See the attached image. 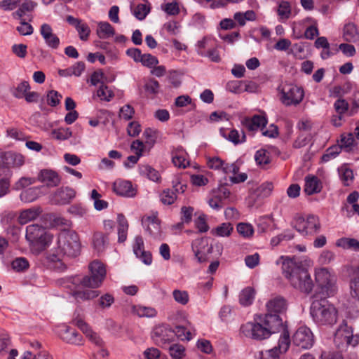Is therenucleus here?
I'll list each match as a JSON object with an SVG mask.
<instances>
[{
  "label": "nucleus",
  "instance_id": "obj_51",
  "mask_svg": "<svg viewBox=\"0 0 359 359\" xmlns=\"http://www.w3.org/2000/svg\"><path fill=\"white\" fill-rule=\"evenodd\" d=\"M29 266L27 259L24 257H18L11 263L12 269L17 272L25 271L28 269Z\"/></svg>",
  "mask_w": 359,
  "mask_h": 359
},
{
  "label": "nucleus",
  "instance_id": "obj_57",
  "mask_svg": "<svg viewBox=\"0 0 359 359\" xmlns=\"http://www.w3.org/2000/svg\"><path fill=\"white\" fill-rule=\"evenodd\" d=\"M257 164L265 165L270 162L269 154L265 149L258 150L255 156Z\"/></svg>",
  "mask_w": 359,
  "mask_h": 359
},
{
  "label": "nucleus",
  "instance_id": "obj_56",
  "mask_svg": "<svg viewBox=\"0 0 359 359\" xmlns=\"http://www.w3.org/2000/svg\"><path fill=\"white\" fill-rule=\"evenodd\" d=\"M290 343V334L288 332L284 331L278 340V349L280 353H285L287 351Z\"/></svg>",
  "mask_w": 359,
  "mask_h": 359
},
{
  "label": "nucleus",
  "instance_id": "obj_52",
  "mask_svg": "<svg viewBox=\"0 0 359 359\" xmlns=\"http://www.w3.org/2000/svg\"><path fill=\"white\" fill-rule=\"evenodd\" d=\"M97 95L102 100L109 102L114 97V93L104 83H102L97 90Z\"/></svg>",
  "mask_w": 359,
  "mask_h": 359
},
{
  "label": "nucleus",
  "instance_id": "obj_39",
  "mask_svg": "<svg viewBox=\"0 0 359 359\" xmlns=\"http://www.w3.org/2000/svg\"><path fill=\"white\" fill-rule=\"evenodd\" d=\"M73 297L77 301H86L95 298L98 296V292L95 290H76L72 292Z\"/></svg>",
  "mask_w": 359,
  "mask_h": 359
},
{
  "label": "nucleus",
  "instance_id": "obj_7",
  "mask_svg": "<svg viewBox=\"0 0 359 359\" xmlns=\"http://www.w3.org/2000/svg\"><path fill=\"white\" fill-rule=\"evenodd\" d=\"M293 226L303 236H314L318 233L321 229L320 219L314 215H309L306 217H295Z\"/></svg>",
  "mask_w": 359,
  "mask_h": 359
},
{
  "label": "nucleus",
  "instance_id": "obj_36",
  "mask_svg": "<svg viewBox=\"0 0 359 359\" xmlns=\"http://www.w3.org/2000/svg\"><path fill=\"white\" fill-rule=\"evenodd\" d=\"M215 46V41L214 39L204 37L197 42L196 46L197 53L201 56H205L207 50Z\"/></svg>",
  "mask_w": 359,
  "mask_h": 359
},
{
  "label": "nucleus",
  "instance_id": "obj_29",
  "mask_svg": "<svg viewBox=\"0 0 359 359\" xmlns=\"http://www.w3.org/2000/svg\"><path fill=\"white\" fill-rule=\"evenodd\" d=\"M187 153L182 149H177L172 151V161L175 166L180 168H185L189 165L187 159Z\"/></svg>",
  "mask_w": 359,
  "mask_h": 359
},
{
  "label": "nucleus",
  "instance_id": "obj_19",
  "mask_svg": "<svg viewBox=\"0 0 359 359\" xmlns=\"http://www.w3.org/2000/svg\"><path fill=\"white\" fill-rule=\"evenodd\" d=\"M60 338L65 342L71 344L80 345L82 341V337L76 331L69 326L62 325L59 330Z\"/></svg>",
  "mask_w": 359,
  "mask_h": 359
},
{
  "label": "nucleus",
  "instance_id": "obj_43",
  "mask_svg": "<svg viewBox=\"0 0 359 359\" xmlns=\"http://www.w3.org/2000/svg\"><path fill=\"white\" fill-rule=\"evenodd\" d=\"M140 172L141 175L147 176L150 180L154 182H158L161 178L159 172L148 165L140 166Z\"/></svg>",
  "mask_w": 359,
  "mask_h": 359
},
{
  "label": "nucleus",
  "instance_id": "obj_48",
  "mask_svg": "<svg viewBox=\"0 0 359 359\" xmlns=\"http://www.w3.org/2000/svg\"><path fill=\"white\" fill-rule=\"evenodd\" d=\"M53 138L58 140H66L72 137V133L69 128H60L51 132Z\"/></svg>",
  "mask_w": 359,
  "mask_h": 359
},
{
  "label": "nucleus",
  "instance_id": "obj_21",
  "mask_svg": "<svg viewBox=\"0 0 359 359\" xmlns=\"http://www.w3.org/2000/svg\"><path fill=\"white\" fill-rule=\"evenodd\" d=\"M38 180L48 187H57L61 182L59 175L51 170H42L39 173Z\"/></svg>",
  "mask_w": 359,
  "mask_h": 359
},
{
  "label": "nucleus",
  "instance_id": "obj_18",
  "mask_svg": "<svg viewBox=\"0 0 359 359\" xmlns=\"http://www.w3.org/2000/svg\"><path fill=\"white\" fill-rule=\"evenodd\" d=\"M282 324L283 320L278 315L267 313L265 315L262 325L264 329L266 330L268 337H269L272 333L279 331Z\"/></svg>",
  "mask_w": 359,
  "mask_h": 359
},
{
  "label": "nucleus",
  "instance_id": "obj_6",
  "mask_svg": "<svg viewBox=\"0 0 359 359\" xmlns=\"http://www.w3.org/2000/svg\"><path fill=\"white\" fill-rule=\"evenodd\" d=\"M26 239L36 248L38 252L43 251L53 241V236L46 233L39 224H31L26 228Z\"/></svg>",
  "mask_w": 359,
  "mask_h": 359
},
{
  "label": "nucleus",
  "instance_id": "obj_37",
  "mask_svg": "<svg viewBox=\"0 0 359 359\" xmlns=\"http://www.w3.org/2000/svg\"><path fill=\"white\" fill-rule=\"evenodd\" d=\"M336 245L346 250L359 251V241L355 238H341L336 241Z\"/></svg>",
  "mask_w": 359,
  "mask_h": 359
},
{
  "label": "nucleus",
  "instance_id": "obj_49",
  "mask_svg": "<svg viewBox=\"0 0 359 359\" xmlns=\"http://www.w3.org/2000/svg\"><path fill=\"white\" fill-rule=\"evenodd\" d=\"M237 231L244 238H251L254 233V228L248 223H239L237 225Z\"/></svg>",
  "mask_w": 359,
  "mask_h": 359
},
{
  "label": "nucleus",
  "instance_id": "obj_2",
  "mask_svg": "<svg viewBox=\"0 0 359 359\" xmlns=\"http://www.w3.org/2000/svg\"><path fill=\"white\" fill-rule=\"evenodd\" d=\"M81 249L79 238L74 231H62L57 239L55 250L50 254L48 259L51 262L60 261L64 256L76 257Z\"/></svg>",
  "mask_w": 359,
  "mask_h": 359
},
{
  "label": "nucleus",
  "instance_id": "obj_40",
  "mask_svg": "<svg viewBox=\"0 0 359 359\" xmlns=\"http://www.w3.org/2000/svg\"><path fill=\"white\" fill-rule=\"evenodd\" d=\"M37 4L32 1H25L21 4L19 8L13 13V17H18L21 18L22 16L25 15L27 13L32 12L36 7Z\"/></svg>",
  "mask_w": 359,
  "mask_h": 359
},
{
  "label": "nucleus",
  "instance_id": "obj_24",
  "mask_svg": "<svg viewBox=\"0 0 359 359\" xmlns=\"http://www.w3.org/2000/svg\"><path fill=\"white\" fill-rule=\"evenodd\" d=\"M322 189V182L317 177L313 175L306 177L304 191L306 194H318L321 191Z\"/></svg>",
  "mask_w": 359,
  "mask_h": 359
},
{
  "label": "nucleus",
  "instance_id": "obj_55",
  "mask_svg": "<svg viewBox=\"0 0 359 359\" xmlns=\"http://www.w3.org/2000/svg\"><path fill=\"white\" fill-rule=\"evenodd\" d=\"M341 151V147L334 145L329 147L322 156V161L327 162L330 159L335 158Z\"/></svg>",
  "mask_w": 359,
  "mask_h": 359
},
{
  "label": "nucleus",
  "instance_id": "obj_12",
  "mask_svg": "<svg viewBox=\"0 0 359 359\" xmlns=\"http://www.w3.org/2000/svg\"><path fill=\"white\" fill-rule=\"evenodd\" d=\"M191 247L198 262L200 263L206 262L208 255L212 250V247L209 246L208 240L203 238L194 241Z\"/></svg>",
  "mask_w": 359,
  "mask_h": 359
},
{
  "label": "nucleus",
  "instance_id": "obj_5",
  "mask_svg": "<svg viewBox=\"0 0 359 359\" xmlns=\"http://www.w3.org/2000/svg\"><path fill=\"white\" fill-rule=\"evenodd\" d=\"M315 280L320 292L326 297L334 296L338 290L337 277L331 273L327 269H316Z\"/></svg>",
  "mask_w": 359,
  "mask_h": 359
},
{
  "label": "nucleus",
  "instance_id": "obj_3",
  "mask_svg": "<svg viewBox=\"0 0 359 359\" xmlns=\"http://www.w3.org/2000/svg\"><path fill=\"white\" fill-rule=\"evenodd\" d=\"M310 313L318 325H333L337 321V310L326 298L313 301Z\"/></svg>",
  "mask_w": 359,
  "mask_h": 359
},
{
  "label": "nucleus",
  "instance_id": "obj_14",
  "mask_svg": "<svg viewBox=\"0 0 359 359\" xmlns=\"http://www.w3.org/2000/svg\"><path fill=\"white\" fill-rule=\"evenodd\" d=\"M76 196L74 189L65 187L57 189L51 196V201L54 204L65 205L71 202Z\"/></svg>",
  "mask_w": 359,
  "mask_h": 359
},
{
  "label": "nucleus",
  "instance_id": "obj_45",
  "mask_svg": "<svg viewBox=\"0 0 359 359\" xmlns=\"http://www.w3.org/2000/svg\"><path fill=\"white\" fill-rule=\"evenodd\" d=\"M133 311L139 317L152 318L156 315V311L152 307L135 306Z\"/></svg>",
  "mask_w": 359,
  "mask_h": 359
},
{
  "label": "nucleus",
  "instance_id": "obj_63",
  "mask_svg": "<svg viewBox=\"0 0 359 359\" xmlns=\"http://www.w3.org/2000/svg\"><path fill=\"white\" fill-rule=\"evenodd\" d=\"M351 296L359 300V278H353L349 283Z\"/></svg>",
  "mask_w": 359,
  "mask_h": 359
},
{
  "label": "nucleus",
  "instance_id": "obj_38",
  "mask_svg": "<svg viewBox=\"0 0 359 359\" xmlns=\"http://www.w3.org/2000/svg\"><path fill=\"white\" fill-rule=\"evenodd\" d=\"M39 213L38 210L34 208L25 210L20 212L18 222L21 224H25L35 219L39 215Z\"/></svg>",
  "mask_w": 359,
  "mask_h": 359
},
{
  "label": "nucleus",
  "instance_id": "obj_64",
  "mask_svg": "<svg viewBox=\"0 0 359 359\" xmlns=\"http://www.w3.org/2000/svg\"><path fill=\"white\" fill-rule=\"evenodd\" d=\"M79 38L82 41H87L90 34V29L88 25L81 22L76 28Z\"/></svg>",
  "mask_w": 359,
  "mask_h": 359
},
{
  "label": "nucleus",
  "instance_id": "obj_61",
  "mask_svg": "<svg viewBox=\"0 0 359 359\" xmlns=\"http://www.w3.org/2000/svg\"><path fill=\"white\" fill-rule=\"evenodd\" d=\"M291 8L287 1H282L280 3L278 8V14L281 18L287 19L290 17Z\"/></svg>",
  "mask_w": 359,
  "mask_h": 359
},
{
  "label": "nucleus",
  "instance_id": "obj_25",
  "mask_svg": "<svg viewBox=\"0 0 359 359\" xmlns=\"http://www.w3.org/2000/svg\"><path fill=\"white\" fill-rule=\"evenodd\" d=\"M73 323L86 334L88 338H89L90 341L96 345H102V341L100 337L95 332H93L89 326L82 319H74Z\"/></svg>",
  "mask_w": 359,
  "mask_h": 359
},
{
  "label": "nucleus",
  "instance_id": "obj_62",
  "mask_svg": "<svg viewBox=\"0 0 359 359\" xmlns=\"http://www.w3.org/2000/svg\"><path fill=\"white\" fill-rule=\"evenodd\" d=\"M355 139L352 133L344 134L341 137V148L344 147L351 149L354 146Z\"/></svg>",
  "mask_w": 359,
  "mask_h": 359
},
{
  "label": "nucleus",
  "instance_id": "obj_9",
  "mask_svg": "<svg viewBox=\"0 0 359 359\" xmlns=\"http://www.w3.org/2000/svg\"><path fill=\"white\" fill-rule=\"evenodd\" d=\"M278 90L280 102L287 107L298 105L304 96V90L292 83L283 84L278 88Z\"/></svg>",
  "mask_w": 359,
  "mask_h": 359
},
{
  "label": "nucleus",
  "instance_id": "obj_10",
  "mask_svg": "<svg viewBox=\"0 0 359 359\" xmlns=\"http://www.w3.org/2000/svg\"><path fill=\"white\" fill-rule=\"evenodd\" d=\"M241 333L245 337L254 340H263L268 338V332L263 325L257 322H248L240 328Z\"/></svg>",
  "mask_w": 359,
  "mask_h": 359
},
{
  "label": "nucleus",
  "instance_id": "obj_58",
  "mask_svg": "<svg viewBox=\"0 0 359 359\" xmlns=\"http://www.w3.org/2000/svg\"><path fill=\"white\" fill-rule=\"evenodd\" d=\"M21 359H53V357L46 351H41L37 354H33L31 351H25Z\"/></svg>",
  "mask_w": 359,
  "mask_h": 359
},
{
  "label": "nucleus",
  "instance_id": "obj_60",
  "mask_svg": "<svg viewBox=\"0 0 359 359\" xmlns=\"http://www.w3.org/2000/svg\"><path fill=\"white\" fill-rule=\"evenodd\" d=\"M30 87L27 81L21 82L15 88L13 95L17 98H22L29 91Z\"/></svg>",
  "mask_w": 359,
  "mask_h": 359
},
{
  "label": "nucleus",
  "instance_id": "obj_46",
  "mask_svg": "<svg viewBox=\"0 0 359 359\" xmlns=\"http://www.w3.org/2000/svg\"><path fill=\"white\" fill-rule=\"evenodd\" d=\"M150 12L149 4H139L133 9V15L139 20H144Z\"/></svg>",
  "mask_w": 359,
  "mask_h": 359
},
{
  "label": "nucleus",
  "instance_id": "obj_28",
  "mask_svg": "<svg viewBox=\"0 0 359 359\" xmlns=\"http://www.w3.org/2000/svg\"><path fill=\"white\" fill-rule=\"evenodd\" d=\"M96 33L100 39H107L115 34V30L108 22H99Z\"/></svg>",
  "mask_w": 359,
  "mask_h": 359
},
{
  "label": "nucleus",
  "instance_id": "obj_50",
  "mask_svg": "<svg viewBox=\"0 0 359 359\" xmlns=\"http://www.w3.org/2000/svg\"><path fill=\"white\" fill-rule=\"evenodd\" d=\"M169 353L172 358L181 359L185 355V348L182 345L175 344L169 347Z\"/></svg>",
  "mask_w": 359,
  "mask_h": 359
},
{
  "label": "nucleus",
  "instance_id": "obj_15",
  "mask_svg": "<svg viewBox=\"0 0 359 359\" xmlns=\"http://www.w3.org/2000/svg\"><path fill=\"white\" fill-rule=\"evenodd\" d=\"M142 225L146 229L147 232L154 238H160L161 236V229L160 221L156 215L147 216L142 219Z\"/></svg>",
  "mask_w": 359,
  "mask_h": 359
},
{
  "label": "nucleus",
  "instance_id": "obj_8",
  "mask_svg": "<svg viewBox=\"0 0 359 359\" xmlns=\"http://www.w3.org/2000/svg\"><path fill=\"white\" fill-rule=\"evenodd\" d=\"M334 343L336 347L343 351L348 345L355 346L359 344V333L353 334V330L347 324H342L335 332Z\"/></svg>",
  "mask_w": 359,
  "mask_h": 359
},
{
  "label": "nucleus",
  "instance_id": "obj_23",
  "mask_svg": "<svg viewBox=\"0 0 359 359\" xmlns=\"http://www.w3.org/2000/svg\"><path fill=\"white\" fill-rule=\"evenodd\" d=\"M187 326L189 327V330L185 326L177 325L172 329L174 332V337L176 336L179 339L184 341H189L192 339L193 336L196 334V330L191 325L189 321H187Z\"/></svg>",
  "mask_w": 359,
  "mask_h": 359
},
{
  "label": "nucleus",
  "instance_id": "obj_34",
  "mask_svg": "<svg viewBox=\"0 0 359 359\" xmlns=\"http://www.w3.org/2000/svg\"><path fill=\"white\" fill-rule=\"evenodd\" d=\"M41 194L39 187H32L25 189L20 194V199L25 203H31L36 200Z\"/></svg>",
  "mask_w": 359,
  "mask_h": 359
},
{
  "label": "nucleus",
  "instance_id": "obj_17",
  "mask_svg": "<svg viewBox=\"0 0 359 359\" xmlns=\"http://www.w3.org/2000/svg\"><path fill=\"white\" fill-rule=\"evenodd\" d=\"M40 34L48 47L57 49L60 46V39L53 33V29L48 24L44 23L40 27Z\"/></svg>",
  "mask_w": 359,
  "mask_h": 359
},
{
  "label": "nucleus",
  "instance_id": "obj_1",
  "mask_svg": "<svg viewBox=\"0 0 359 359\" xmlns=\"http://www.w3.org/2000/svg\"><path fill=\"white\" fill-rule=\"evenodd\" d=\"M281 259H283L282 273L290 285L302 292H311L313 283L302 262L295 258L282 257Z\"/></svg>",
  "mask_w": 359,
  "mask_h": 359
},
{
  "label": "nucleus",
  "instance_id": "obj_59",
  "mask_svg": "<svg viewBox=\"0 0 359 359\" xmlns=\"http://www.w3.org/2000/svg\"><path fill=\"white\" fill-rule=\"evenodd\" d=\"M62 95L57 91L52 90L47 93V103L51 107L59 104Z\"/></svg>",
  "mask_w": 359,
  "mask_h": 359
},
{
  "label": "nucleus",
  "instance_id": "obj_44",
  "mask_svg": "<svg viewBox=\"0 0 359 359\" xmlns=\"http://www.w3.org/2000/svg\"><path fill=\"white\" fill-rule=\"evenodd\" d=\"M341 180L344 186H349L353 180V173L352 170L345 165L340 167L338 170Z\"/></svg>",
  "mask_w": 359,
  "mask_h": 359
},
{
  "label": "nucleus",
  "instance_id": "obj_33",
  "mask_svg": "<svg viewBox=\"0 0 359 359\" xmlns=\"http://www.w3.org/2000/svg\"><path fill=\"white\" fill-rule=\"evenodd\" d=\"M257 232L260 234L266 233L271 230L273 226V219L271 216H263L257 219Z\"/></svg>",
  "mask_w": 359,
  "mask_h": 359
},
{
  "label": "nucleus",
  "instance_id": "obj_26",
  "mask_svg": "<svg viewBox=\"0 0 359 359\" xmlns=\"http://www.w3.org/2000/svg\"><path fill=\"white\" fill-rule=\"evenodd\" d=\"M266 308L269 313L278 315L286 310L287 303L284 298L277 297L267 302Z\"/></svg>",
  "mask_w": 359,
  "mask_h": 359
},
{
  "label": "nucleus",
  "instance_id": "obj_32",
  "mask_svg": "<svg viewBox=\"0 0 359 359\" xmlns=\"http://www.w3.org/2000/svg\"><path fill=\"white\" fill-rule=\"evenodd\" d=\"M343 37L344 40L349 42L359 41V32L353 23H348L344 26Z\"/></svg>",
  "mask_w": 359,
  "mask_h": 359
},
{
  "label": "nucleus",
  "instance_id": "obj_53",
  "mask_svg": "<svg viewBox=\"0 0 359 359\" xmlns=\"http://www.w3.org/2000/svg\"><path fill=\"white\" fill-rule=\"evenodd\" d=\"M172 297L176 302L182 305H186L189 301V296L187 291L175 290L172 292Z\"/></svg>",
  "mask_w": 359,
  "mask_h": 359
},
{
  "label": "nucleus",
  "instance_id": "obj_4",
  "mask_svg": "<svg viewBox=\"0 0 359 359\" xmlns=\"http://www.w3.org/2000/svg\"><path fill=\"white\" fill-rule=\"evenodd\" d=\"M88 269L90 276H86L82 278H76L74 283H79L82 286L89 288L99 287L106 277L104 264L95 259L89 264Z\"/></svg>",
  "mask_w": 359,
  "mask_h": 359
},
{
  "label": "nucleus",
  "instance_id": "obj_30",
  "mask_svg": "<svg viewBox=\"0 0 359 359\" xmlns=\"http://www.w3.org/2000/svg\"><path fill=\"white\" fill-rule=\"evenodd\" d=\"M118 222V241L123 243L127 238L128 223L124 215L118 214L117 216Z\"/></svg>",
  "mask_w": 359,
  "mask_h": 359
},
{
  "label": "nucleus",
  "instance_id": "obj_54",
  "mask_svg": "<svg viewBox=\"0 0 359 359\" xmlns=\"http://www.w3.org/2000/svg\"><path fill=\"white\" fill-rule=\"evenodd\" d=\"M224 137H226L227 140L233 142L234 144H241L242 142H244L245 141V135L243 132H242V135L241 137V135L238 133V131L236 129L231 130L228 137H226L225 135H223Z\"/></svg>",
  "mask_w": 359,
  "mask_h": 359
},
{
  "label": "nucleus",
  "instance_id": "obj_42",
  "mask_svg": "<svg viewBox=\"0 0 359 359\" xmlns=\"http://www.w3.org/2000/svg\"><path fill=\"white\" fill-rule=\"evenodd\" d=\"M233 227L229 222L222 223L212 230L214 235L220 237L229 236L233 231Z\"/></svg>",
  "mask_w": 359,
  "mask_h": 359
},
{
  "label": "nucleus",
  "instance_id": "obj_31",
  "mask_svg": "<svg viewBox=\"0 0 359 359\" xmlns=\"http://www.w3.org/2000/svg\"><path fill=\"white\" fill-rule=\"evenodd\" d=\"M108 244V238L102 232H96L93 235V245L97 253L102 252Z\"/></svg>",
  "mask_w": 359,
  "mask_h": 359
},
{
  "label": "nucleus",
  "instance_id": "obj_41",
  "mask_svg": "<svg viewBox=\"0 0 359 359\" xmlns=\"http://www.w3.org/2000/svg\"><path fill=\"white\" fill-rule=\"evenodd\" d=\"M180 22L175 20H170L163 24L161 32H166L170 36H177L180 34Z\"/></svg>",
  "mask_w": 359,
  "mask_h": 359
},
{
  "label": "nucleus",
  "instance_id": "obj_35",
  "mask_svg": "<svg viewBox=\"0 0 359 359\" xmlns=\"http://www.w3.org/2000/svg\"><path fill=\"white\" fill-rule=\"evenodd\" d=\"M255 290L251 287L244 288L240 293L239 302L243 306L250 305L255 299Z\"/></svg>",
  "mask_w": 359,
  "mask_h": 359
},
{
  "label": "nucleus",
  "instance_id": "obj_16",
  "mask_svg": "<svg viewBox=\"0 0 359 359\" xmlns=\"http://www.w3.org/2000/svg\"><path fill=\"white\" fill-rule=\"evenodd\" d=\"M133 249L136 257L144 264L150 265L152 263L151 253L144 250V241L142 236H138L135 237Z\"/></svg>",
  "mask_w": 359,
  "mask_h": 359
},
{
  "label": "nucleus",
  "instance_id": "obj_13",
  "mask_svg": "<svg viewBox=\"0 0 359 359\" xmlns=\"http://www.w3.org/2000/svg\"><path fill=\"white\" fill-rule=\"evenodd\" d=\"M152 337L156 344L163 346L172 340L174 332L168 325H158L154 329Z\"/></svg>",
  "mask_w": 359,
  "mask_h": 359
},
{
  "label": "nucleus",
  "instance_id": "obj_27",
  "mask_svg": "<svg viewBox=\"0 0 359 359\" xmlns=\"http://www.w3.org/2000/svg\"><path fill=\"white\" fill-rule=\"evenodd\" d=\"M242 123L247 129L253 131L259 128L264 127L267 123V121L263 116L255 115L252 118H244Z\"/></svg>",
  "mask_w": 359,
  "mask_h": 359
},
{
  "label": "nucleus",
  "instance_id": "obj_22",
  "mask_svg": "<svg viewBox=\"0 0 359 359\" xmlns=\"http://www.w3.org/2000/svg\"><path fill=\"white\" fill-rule=\"evenodd\" d=\"M1 159L4 165L6 168H19L25 163L22 155L12 151L2 154Z\"/></svg>",
  "mask_w": 359,
  "mask_h": 359
},
{
  "label": "nucleus",
  "instance_id": "obj_47",
  "mask_svg": "<svg viewBox=\"0 0 359 359\" xmlns=\"http://www.w3.org/2000/svg\"><path fill=\"white\" fill-rule=\"evenodd\" d=\"M160 199L164 205H172L177 199L176 193L170 189H164L160 195Z\"/></svg>",
  "mask_w": 359,
  "mask_h": 359
},
{
  "label": "nucleus",
  "instance_id": "obj_11",
  "mask_svg": "<svg viewBox=\"0 0 359 359\" xmlns=\"http://www.w3.org/2000/svg\"><path fill=\"white\" fill-rule=\"evenodd\" d=\"M292 343L294 346L303 349L311 348L314 344L313 332L308 327L301 326L293 334Z\"/></svg>",
  "mask_w": 359,
  "mask_h": 359
},
{
  "label": "nucleus",
  "instance_id": "obj_20",
  "mask_svg": "<svg viewBox=\"0 0 359 359\" xmlns=\"http://www.w3.org/2000/svg\"><path fill=\"white\" fill-rule=\"evenodd\" d=\"M113 190L121 196L131 198L136 195V190L129 181L116 180L113 184Z\"/></svg>",
  "mask_w": 359,
  "mask_h": 359
}]
</instances>
